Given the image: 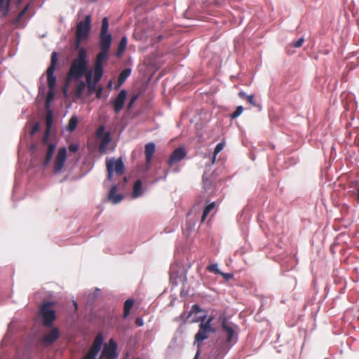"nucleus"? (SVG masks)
Listing matches in <instances>:
<instances>
[{
    "label": "nucleus",
    "instance_id": "obj_10",
    "mask_svg": "<svg viewBox=\"0 0 359 359\" xmlns=\"http://www.w3.org/2000/svg\"><path fill=\"white\" fill-rule=\"evenodd\" d=\"M116 349V342L113 339H109V343L104 346L99 359H116L118 357Z\"/></svg>",
    "mask_w": 359,
    "mask_h": 359
},
{
    "label": "nucleus",
    "instance_id": "obj_26",
    "mask_svg": "<svg viewBox=\"0 0 359 359\" xmlns=\"http://www.w3.org/2000/svg\"><path fill=\"white\" fill-rule=\"evenodd\" d=\"M142 189V182L140 180H137L133 186V194L134 197H138L141 195Z\"/></svg>",
    "mask_w": 359,
    "mask_h": 359
},
{
    "label": "nucleus",
    "instance_id": "obj_36",
    "mask_svg": "<svg viewBox=\"0 0 359 359\" xmlns=\"http://www.w3.org/2000/svg\"><path fill=\"white\" fill-rule=\"evenodd\" d=\"M50 130H46L44 135L42 139V144H46L48 142Z\"/></svg>",
    "mask_w": 359,
    "mask_h": 359
},
{
    "label": "nucleus",
    "instance_id": "obj_50",
    "mask_svg": "<svg viewBox=\"0 0 359 359\" xmlns=\"http://www.w3.org/2000/svg\"><path fill=\"white\" fill-rule=\"evenodd\" d=\"M92 1H95L96 0H91Z\"/></svg>",
    "mask_w": 359,
    "mask_h": 359
},
{
    "label": "nucleus",
    "instance_id": "obj_1",
    "mask_svg": "<svg viewBox=\"0 0 359 359\" xmlns=\"http://www.w3.org/2000/svg\"><path fill=\"white\" fill-rule=\"evenodd\" d=\"M87 52L85 48H81L77 57L73 60L67 74V80H79L88 72Z\"/></svg>",
    "mask_w": 359,
    "mask_h": 359
},
{
    "label": "nucleus",
    "instance_id": "obj_22",
    "mask_svg": "<svg viewBox=\"0 0 359 359\" xmlns=\"http://www.w3.org/2000/svg\"><path fill=\"white\" fill-rule=\"evenodd\" d=\"M133 305H134V301L131 299H128L125 302L124 306H123V315L124 318H126L128 316Z\"/></svg>",
    "mask_w": 359,
    "mask_h": 359
},
{
    "label": "nucleus",
    "instance_id": "obj_43",
    "mask_svg": "<svg viewBox=\"0 0 359 359\" xmlns=\"http://www.w3.org/2000/svg\"><path fill=\"white\" fill-rule=\"evenodd\" d=\"M135 324L138 327H141L144 324V322H143V320L141 318H136L135 320Z\"/></svg>",
    "mask_w": 359,
    "mask_h": 359
},
{
    "label": "nucleus",
    "instance_id": "obj_25",
    "mask_svg": "<svg viewBox=\"0 0 359 359\" xmlns=\"http://www.w3.org/2000/svg\"><path fill=\"white\" fill-rule=\"evenodd\" d=\"M215 207V202H212V203L208 204L205 207L203 212L202 217H201V222H203L205 220L207 216L209 215L210 211L214 209Z\"/></svg>",
    "mask_w": 359,
    "mask_h": 359
},
{
    "label": "nucleus",
    "instance_id": "obj_47",
    "mask_svg": "<svg viewBox=\"0 0 359 359\" xmlns=\"http://www.w3.org/2000/svg\"><path fill=\"white\" fill-rule=\"evenodd\" d=\"M205 318H206V316H202V317L201 318V323H205Z\"/></svg>",
    "mask_w": 359,
    "mask_h": 359
},
{
    "label": "nucleus",
    "instance_id": "obj_16",
    "mask_svg": "<svg viewBox=\"0 0 359 359\" xmlns=\"http://www.w3.org/2000/svg\"><path fill=\"white\" fill-rule=\"evenodd\" d=\"M13 0H7L6 3L2 2L0 4V18H6L9 11V6ZM22 0H15V3L17 6H20Z\"/></svg>",
    "mask_w": 359,
    "mask_h": 359
},
{
    "label": "nucleus",
    "instance_id": "obj_24",
    "mask_svg": "<svg viewBox=\"0 0 359 359\" xmlns=\"http://www.w3.org/2000/svg\"><path fill=\"white\" fill-rule=\"evenodd\" d=\"M127 41H128V39H127L126 36H123L121 38V39L119 42V44H118L117 52H116L117 56H121L122 55V53L124 52V50L126 48Z\"/></svg>",
    "mask_w": 359,
    "mask_h": 359
},
{
    "label": "nucleus",
    "instance_id": "obj_17",
    "mask_svg": "<svg viewBox=\"0 0 359 359\" xmlns=\"http://www.w3.org/2000/svg\"><path fill=\"white\" fill-rule=\"evenodd\" d=\"M156 151V147L154 143L149 142L145 145V158L146 163L150 164L152 160V157Z\"/></svg>",
    "mask_w": 359,
    "mask_h": 359
},
{
    "label": "nucleus",
    "instance_id": "obj_20",
    "mask_svg": "<svg viewBox=\"0 0 359 359\" xmlns=\"http://www.w3.org/2000/svg\"><path fill=\"white\" fill-rule=\"evenodd\" d=\"M55 147H56V146H55V144H53V143L48 144V150H47V152H46V158H45L44 162H43V165L45 166L48 165L49 163L50 162V161L52 159V157H53V153L55 151Z\"/></svg>",
    "mask_w": 359,
    "mask_h": 359
},
{
    "label": "nucleus",
    "instance_id": "obj_38",
    "mask_svg": "<svg viewBox=\"0 0 359 359\" xmlns=\"http://www.w3.org/2000/svg\"><path fill=\"white\" fill-rule=\"evenodd\" d=\"M304 41V38H300L293 43V46L295 48H299L303 45Z\"/></svg>",
    "mask_w": 359,
    "mask_h": 359
},
{
    "label": "nucleus",
    "instance_id": "obj_34",
    "mask_svg": "<svg viewBox=\"0 0 359 359\" xmlns=\"http://www.w3.org/2000/svg\"><path fill=\"white\" fill-rule=\"evenodd\" d=\"M224 144L222 142L218 143L216 145V147L215 148V151H214L213 162L215 161V156L224 149Z\"/></svg>",
    "mask_w": 359,
    "mask_h": 359
},
{
    "label": "nucleus",
    "instance_id": "obj_30",
    "mask_svg": "<svg viewBox=\"0 0 359 359\" xmlns=\"http://www.w3.org/2000/svg\"><path fill=\"white\" fill-rule=\"evenodd\" d=\"M109 29V21L107 18H104L102 21L100 34H107Z\"/></svg>",
    "mask_w": 359,
    "mask_h": 359
},
{
    "label": "nucleus",
    "instance_id": "obj_48",
    "mask_svg": "<svg viewBox=\"0 0 359 359\" xmlns=\"http://www.w3.org/2000/svg\"><path fill=\"white\" fill-rule=\"evenodd\" d=\"M357 200L359 201V188L357 189Z\"/></svg>",
    "mask_w": 359,
    "mask_h": 359
},
{
    "label": "nucleus",
    "instance_id": "obj_2",
    "mask_svg": "<svg viewBox=\"0 0 359 359\" xmlns=\"http://www.w3.org/2000/svg\"><path fill=\"white\" fill-rule=\"evenodd\" d=\"M213 320L214 317L210 316L205 323H201L199 325V330L195 335L194 341V344L198 343V351L194 359H197L200 355L201 345L199 343L205 339H207L209 337L210 333H214L215 332V330L212 327V322Z\"/></svg>",
    "mask_w": 359,
    "mask_h": 359
},
{
    "label": "nucleus",
    "instance_id": "obj_21",
    "mask_svg": "<svg viewBox=\"0 0 359 359\" xmlns=\"http://www.w3.org/2000/svg\"><path fill=\"white\" fill-rule=\"evenodd\" d=\"M130 69H125L120 73L118 78L117 87H120L123 84V83L126 81L128 77L130 75Z\"/></svg>",
    "mask_w": 359,
    "mask_h": 359
},
{
    "label": "nucleus",
    "instance_id": "obj_37",
    "mask_svg": "<svg viewBox=\"0 0 359 359\" xmlns=\"http://www.w3.org/2000/svg\"><path fill=\"white\" fill-rule=\"evenodd\" d=\"M247 101L252 106H257V103L254 99V95H250L249 96H246Z\"/></svg>",
    "mask_w": 359,
    "mask_h": 359
},
{
    "label": "nucleus",
    "instance_id": "obj_4",
    "mask_svg": "<svg viewBox=\"0 0 359 359\" xmlns=\"http://www.w3.org/2000/svg\"><path fill=\"white\" fill-rule=\"evenodd\" d=\"M112 41L111 34H100V46L101 48L95 59V64L102 65L109 56V51Z\"/></svg>",
    "mask_w": 359,
    "mask_h": 359
},
{
    "label": "nucleus",
    "instance_id": "obj_45",
    "mask_svg": "<svg viewBox=\"0 0 359 359\" xmlns=\"http://www.w3.org/2000/svg\"><path fill=\"white\" fill-rule=\"evenodd\" d=\"M239 97L242 99H246V96H248L244 92L241 91L238 93Z\"/></svg>",
    "mask_w": 359,
    "mask_h": 359
},
{
    "label": "nucleus",
    "instance_id": "obj_23",
    "mask_svg": "<svg viewBox=\"0 0 359 359\" xmlns=\"http://www.w3.org/2000/svg\"><path fill=\"white\" fill-rule=\"evenodd\" d=\"M86 84L84 81H79L78 82V83L76 84V90H75V93H74L75 96L77 98H79L81 97V95H83V90L86 88Z\"/></svg>",
    "mask_w": 359,
    "mask_h": 359
},
{
    "label": "nucleus",
    "instance_id": "obj_6",
    "mask_svg": "<svg viewBox=\"0 0 359 359\" xmlns=\"http://www.w3.org/2000/svg\"><path fill=\"white\" fill-rule=\"evenodd\" d=\"M53 303L47 302L39 308V313L43 319L44 326L50 327L56 318L55 311L52 309Z\"/></svg>",
    "mask_w": 359,
    "mask_h": 359
},
{
    "label": "nucleus",
    "instance_id": "obj_14",
    "mask_svg": "<svg viewBox=\"0 0 359 359\" xmlns=\"http://www.w3.org/2000/svg\"><path fill=\"white\" fill-rule=\"evenodd\" d=\"M235 325L231 323L228 322L226 318H224L222 321V328L223 331H224L227 334L226 341L230 343L233 340V336L235 334Z\"/></svg>",
    "mask_w": 359,
    "mask_h": 359
},
{
    "label": "nucleus",
    "instance_id": "obj_5",
    "mask_svg": "<svg viewBox=\"0 0 359 359\" xmlns=\"http://www.w3.org/2000/svg\"><path fill=\"white\" fill-rule=\"evenodd\" d=\"M91 27V17L88 15L83 21H80L76 29V48H78L82 41L88 37Z\"/></svg>",
    "mask_w": 359,
    "mask_h": 359
},
{
    "label": "nucleus",
    "instance_id": "obj_39",
    "mask_svg": "<svg viewBox=\"0 0 359 359\" xmlns=\"http://www.w3.org/2000/svg\"><path fill=\"white\" fill-rule=\"evenodd\" d=\"M103 88L101 86H99L97 88V90L95 91L96 92V98L100 99L102 94Z\"/></svg>",
    "mask_w": 359,
    "mask_h": 359
},
{
    "label": "nucleus",
    "instance_id": "obj_49",
    "mask_svg": "<svg viewBox=\"0 0 359 359\" xmlns=\"http://www.w3.org/2000/svg\"><path fill=\"white\" fill-rule=\"evenodd\" d=\"M2 2H5V0H0V4H1Z\"/></svg>",
    "mask_w": 359,
    "mask_h": 359
},
{
    "label": "nucleus",
    "instance_id": "obj_35",
    "mask_svg": "<svg viewBox=\"0 0 359 359\" xmlns=\"http://www.w3.org/2000/svg\"><path fill=\"white\" fill-rule=\"evenodd\" d=\"M104 127L103 126H100L97 130V132H96V134H97V136L98 138H102L103 137L104 135Z\"/></svg>",
    "mask_w": 359,
    "mask_h": 359
},
{
    "label": "nucleus",
    "instance_id": "obj_18",
    "mask_svg": "<svg viewBox=\"0 0 359 359\" xmlns=\"http://www.w3.org/2000/svg\"><path fill=\"white\" fill-rule=\"evenodd\" d=\"M116 187L113 186L108 194L109 200L111 201L113 203L116 204L121 202L123 199V196L121 194H116Z\"/></svg>",
    "mask_w": 359,
    "mask_h": 359
},
{
    "label": "nucleus",
    "instance_id": "obj_11",
    "mask_svg": "<svg viewBox=\"0 0 359 359\" xmlns=\"http://www.w3.org/2000/svg\"><path fill=\"white\" fill-rule=\"evenodd\" d=\"M67 158V149L65 147L60 148L54 161L53 171L55 173L60 172L64 167Z\"/></svg>",
    "mask_w": 359,
    "mask_h": 359
},
{
    "label": "nucleus",
    "instance_id": "obj_33",
    "mask_svg": "<svg viewBox=\"0 0 359 359\" xmlns=\"http://www.w3.org/2000/svg\"><path fill=\"white\" fill-rule=\"evenodd\" d=\"M243 111V107L242 106H238L233 114H231V118L234 119L239 116Z\"/></svg>",
    "mask_w": 359,
    "mask_h": 359
},
{
    "label": "nucleus",
    "instance_id": "obj_28",
    "mask_svg": "<svg viewBox=\"0 0 359 359\" xmlns=\"http://www.w3.org/2000/svg\"><path fill=\"white\" fill-rule=\"evenodd\" d=\"M201 311L200 306L198 304H194L191 307V311L187 314L184 313L182 316L187 320L193 313H197Z\"/></svg>",
    "mask_w": 359,
    "mask_h": 359
},
{
    "label": "nucleus",
    "instance_id": "obj_3",
    "mask_svg": "<svg viewBox=\"0 0 359 359\" xmlns=\"http://www.w3.org/2000/svg\"><path fill=\"white\" fill-rule=\"evenodd\" d=\"M104 73L102 65L95 64L93 72L89 70L86 74V86L90 93L95 92L97 87V83L101 80Z\"/></svg>",
    "mask_w": 359,
    "mask_h": 359
},
{
    "label": "nucleus",
    "instance_id": "obj_27",
    "mask_svg": "<svg viewBox=\"0 0 359 359\" xmlns=\"http://www.w3.org/2000/svg\"><path fill=\"white\" fill-rule=\"evenodd\" d=\"M78 124V118L76 116H73L69 121L68 125L67 126V130L69 132L74 131Z\"/></svg>",
    "mask_w": 359,
    "mask_h": 359
},
{
    "label": "nucleus",
    "instance_id": "obj_8",
    "mask_svg": "<svg viewBox=\"0 0 359 359\" xmlns=\"http://www.w3.org/2000/svg\"><path fill=\"white\" fill-rule=\"evenodd\" d=\"M102 342L103 336L102 333H98L83 359H97V356L101 349Z\"/></svg>",
    "mask_w": 359,
    "mask_h": 359
},
{
    "label": "nucleus",
    "instance_id": "obj_19",
    "mask_svg": "<svg viewBox=\"0 0 359 359\" xmlns=\"http://www.w3.org/2000/svg\"><path fill=\"white\" fill-rule=\"evenodd\" d=\"M101 139L102 141L99 145V151L100 153H105L107 151V146L111 142V137L109 133H105L103 137H102Z\"/></svg>",
    "mask_w": 359,
    "mask_h": 359
},
{
    "label": "nucleus",
    "instance_id": "obj_12",
    "mask_svg": "<svg viewBox=\"0 0 359 359\" xmlns=\"http://www.w3.org/2000/svg\"><path fill=\"white\" fill-rule=\"evenodd\" d=\"M127 96V91L124 89L121 90L114 100H111L110 103L112 104L114 111L116 114H118L123 109Z\"/></svg>",
    "mask_w": 359,
    "mask_h": 359
},
{
    "label": "nucleus",
    "instance_id": "obj_46",
    "mask_svg": "<svg viewBox=\"0 0 359 359\" xmlns=\"http://www.w3.org/2000/svg\"><path fill=\"white\" fill-rule=\"evenodd\" d=\"M37 130H38V126H37V125H36V126L33 128V129H32V134H33V133H34Z\"/></svg>",
    "mask_w": 359,
    "mask_h": 359
},
{
    "label": "nucleus",
    "instance_id": "obj_42",
    "mask_svg": "<svg viewBox=\"0 0 359 359\" xmlns=\"http://www.w3.org/2000/svg\"><path fill=\"white\" fill-rule=\"evenodd\" d=\"M79 149V146L76 144H72L69 146V150L71 152H76Z\"/></svg>",
    "mask_w": 359,
    "mask_h": 359
},
{
    "label": "nucleus",
    "instance_id": "obj_32",
    "mask_svg": "<svg viewBox=\"0 0 359 359\" xmlns=\"http://www.w3.org/2000/svg\"><path fill=\"white\" fill-rule=\"evenodd\" d=\"M207 270L209 271V272H212V273H215L216 274H221L222 273V271H220L219 269H218V266H217V264H210L207 266Z\"/></svg>",
    "mask_w": 359,
    "mask_h": 359
},
{
    "label": "nucleus",
    "instance_id": "obj_15",
    "mask_svg": "<svg viewBox=\"0 0 359 359\" xmlns=\"http://www.w3.org/2000/svg\"><path fill=\"white\" fill-rule=\"evenodd\" d=\"M59 330L56 327H54L50 332L43 337L42 341L44 344L49 345L55 342L59 338Z\"/></svg>",
    "mask_w": 359,
    "mask_h": 359
},
{
    "label": "nucleus",
    "instance_id": "obj_40",
    "mask_svg": "<svg viewBox=\"0 0 359 359\" xmlns=\"http://www.w3.org/2000/svg\"><path fill=\"white\" fill-rule=\"evenodd\" d=\"M138 98V95H133L130 100V102L128 104V108L130 109L133 105V104L135 103V102L137 100Z\"/></svg>",
    "mask_w": 359,
    "mask_h": 359
},
{
    "label": "nucleus",
    "instance_id": "obj_9",
    "mask_svg": "<svg viewBox=\"0 0 359 359\" xmlns=\"http://www.w3.org/2000/svg\"><path fill=\"white\" fill-rule=\"evenodd\" d=\"M57 62V53L53 52L51 54L50 65L46 70L48 86L49 90H53L56 83V77L54 76V71Z\"/></svg>",
    "mask_w": 359,
    "mask_h": 359
},
{
    "label": "nucleus",
    "instance_id": "obj_44",
    "mask_svg": "<svg viewBox=\"0 0 359 359\" xmlns=\"http://www.w3.org/2000/svg\"><path fill=\"white\" fill-rule=\"evenodd\" d=\"M220 275H222L227 280L233 277V275L231 273H225L222 272Z\"/></svg>",
    "mask_w": 359,
    "mask_h": 359
},
{
    "label": "nucleus",
    "instance_id": "obj_7",
    "mask_svg": "<svg viewBox=\"0 0 359 359\" xmlns=\"http://www.w3.org/2000/svg\"><path fill=\"white\" fill-rule=\"evenodd\" d=\"M106 167L107 170V180L111 181L113 177V172L115 171L118 176H121L124 172V164L121 158L107 159Z\"/></svg>",
    "mask_w": 359,
    "mask_h": 359
},
{
    "label": "nucleus",
    "instance_id": "obj_31",
    "mask_svg": "<svg viewBox=\"0 0 359 359\" xmlns=\"http://www.w3.org/2000/svg\"><path fill=\"white\" fill-rule=\"evenodd\" d=\"M53 121V118L52 113L50 111H48L46 116V130H50Z\"/></svg>",
    "mask_w": 359,
    "mask_h": 359
},
{
    "label": "nucleus",
    "instance_id": "obj_29",
    "mask_svg": "<svg viewBox=\"0 0 359 359\" xmlns=\"http://www.w3.org/2000/svg\"><path fill=\"white\" fill-rule=\"evenodd\" d=\"M28 8L29 4L26 5V6L18 14L16 18L13 20V24L16 25H18L20 22L22 17L25 15V13L28 10Z\"/></svg>",
    "mask_w": 359,
    "mask_h": 359
},
{
    "label": "nucleus",
    "instance_id": "obj_41",
    "mask_svg": "<svg viewBox=\"0 0 359 359\" xmlns=\"http://www.w3.org/2000/svg\"><path fill=\"white\" fill-rule=\"evenodd\" d=\"M53 97H54L53 90H50L47 95L46 104L50 102L53 100Z\"/></svg>",
    "mask_w": 359,
    "mask_h": 359
},
{
    "label": "nucleus",
    "instance_id": "obj_13",
    "mask_svg": "<svg viewBox=\"0 0 359 359\" xmlns=\"http://www.w3.org/2000/svg\"><path fill=\"white\" fill-rule=\"evenodd\" d=\"M187 155V152L185 149L182 147H178L175 149L172 154H170L168 164L169 167H172L176 163L181 161L183 158H185Z\"/></svg>",
    "mask_w": 359,
    "mask_h": 359
}]
</instances>
